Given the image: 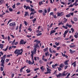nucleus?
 Masks as SVG:
<instances>
[{"label": "nucleus", "instance_id": "f257e3e1", "mask_svg": "<svg viewBox=\"0 0 78 78\" xmlns=\"http://www.w3.org/2000/svg\"><path fill=\"white\" fill-rule=\"evenodd\" d=\"M6 55H5L3 56L1 58V66H2L3 68H5V65H4V64H5V59H6Z\"/></svg>", "mask_w": 78, "mask_h": 78}, {"label": "nucleus", "instance_id": "f03ea898", "mask_svg": "<svg viewBox=\"0 0 78 78\" xmlns=\"http://www.w3.org/2000/svg\"><path fill=\"white\" fill-rule=\"evenodd\" d=\"M33 54L32 55H31V59L32 61V62L30 60H29L28 61V63L29 64H30V65H31V64H32V65H33V64L34 63V59H33Z\"/></svg>", "mask_w": 78, "mask_h": 78}, {"label": "nucleus", "instance_id": "7ed1b4c3", "mask_svg": "<svg viewBox=\"0 0 78 78\" xmlns=\"http://www.w3.org/2000/svg\"><path fill=\"white\" fill-rule=\"evenodd\" d=\"M68 27V28H71L72 27V25H69V24L67 23L66 24V27H65V26L64 25L62 26V28L66 29V30H67V29L68 28V27Z\"/></svg>", "mask_w": 78, "mask_h": 78}, {"label": "nucleus", "instance_id": "20e7f679", "mask_svg": "<svg viewBox=\"0 0 78 78\" xmlns=\"http://www.w3.org/2000/svg\"><path fill=\"white\" fill-rule=\"evenodd\" d=\"M21 51H22L21 49L20 50L16 49L14 52V53L16 55H17V54H20L21 53Z\"/></svg>", "mask_w": 78, "mask_h": 78}, {"label": "nucleus", "instance_id": "39448f33", "mask_svg": "<svg viewBox=\"0 0 78 78\" xmlns=\"http://www.w3.org/2000/svg\"><path fill=\"white\" fill-rule=\"evenodd\" d=\"M36 51H37V50H36V48H34V49L33 51H31V55L33 54V55H34H34H36Z\"/></svg>", "mask_w": 78, "mask_h": 78}, {"label": "nucleus", "instance_id": "423d86ee", "mask_svg": "<svg viewBox=\"0 0 78 78\" xmlns=\"http://www.w3.org/2000/svg\"><path fill=\"white\" fill-rule=\"evenodd\" d=\"M68 20V19H66V18H64L62 22H63V23H66V22H67Z\"/></svg>", "mask_w": 78, "mask_h": 78}, {"label": "nucleus", "instance_id": "0eeeda50", "mask_svg": "<svg viewBox=\"0 0 78 78\" xmlns=\"http://www.w3.org/2000/svg\"><path fill=\"white\" fill-rule=\"evenodd\" d=\"M61 54L62 55V56H63V57H65L66 58V59H67L68 58V56L67 55H66V54H63L62 52H61Z\"/></svg>", "mask_w": 78, "mask_h": 78}, {"label": "nucleus", "instance_id": "6e6552de", "mask_svg": "<svg viewBox=\"0 0 78 78\" xmlns=\"http://www.w3.org/2000/svg\"><path fill=\"white\" fill-rule=\"evenodd\" d=\"M16 25V23H10L9 24V25L10 27L11 26H12V27H14Z\"/></svg>", "mask_w": 78, "mask_h": 78}, {"label": "nucleus", "instance_id": "1a4fd4ad", "mask_svg": "<svg viewBox=\"0 0 78 78\" xmlns=\"http://www.w3.org/2000/svg\"><path fill=\"white\" fill-rule=\"evenodd\" d=\"M25 16H24V17H25V16H30V15H29V13H28V12H25Z\"/></svg>", "mask_w": 78, "mask_h": 78}, {"label": "nucleus", "instance_id": "9d476101", "mask_svg": "<svg viewBox=\"0 0 78 78\" xmlns=\"http://www.w3.org/2000/svg\"><path fill=\"white\" fill-rule=\"evenodd\" d=\"M69 61V60H66L64 63L65 65H69V63H68Z\"/></svg>", "mask_w": 78, "mask_h": 78}, {"label": "nucleus", "instance_id": "9b49d317", "mask_svg": "<svg viewBox=\"0 0 78 78\" xmlns=\"http://www.w3.org/2000/svg\"><path fill=\"white\" fill-rule=\"evenodd\" d=\"M76 61H75L71 65L73 66V67H76Z\"/></svg>", "mask_w": 78, "mask_h": 78}, {"label": "nucleus", "instance_id": "f8f14e48", "mask_svg": "<svg viewBox=\"0 0 78 78\" xmlns=\"http://www.w3.org/2000/svg\"><path fill=\"white\" fill-rule=\"evenodd\" d=\"M69 47L70 48H74V47H76V45L73 44V45H72V44L69 45Z\"/></svg>", "mask_w": 78, "mask_h": 78}, {"label": "nucleus", "instance_id": "ddd939ff", "mask_svg": "<svg viewBox=\"0 0 78 78\" xmlns=\"http://www.w3.org/2000/svg\"><path fill=\"white\" fill-rule=\"evenodd\" d=\"M26 66H25L24 67H22V68H21V69L20 70V71L21 72V73H22V70H23V69L24 68H25L26 67Z\"/></svg>", "mask_w": 78, "mask_h": 78}, {"label": "nucleus", "instance_id": "4468645a", "mask_svg": "<svg viewBox=\"0 0 78 78\" xmlns=\"http://www.w3.org/2000/svg\"><path fill=\"white\" fill-rule=\"evenodd\" d=\"M34 48H40L39 45H38V43H37L35 45Z\"/></svg>", "mask_w": 78, "mask_h": 78}, {"label": "nucleus", "instance_id": "2eb2a0df", "mask_svg": "<svg viewBox=\"0 0 78 78\" xmlns=\"http://www.w3.org/2000/svg\"><path fill=\"white\" fill-rule=\"evenodd\" d=\"M69 51L70 53H71V54H72L73 53H75V51H73L72 49H69Z\"/></svg>", "mask_w": 78, "mask_h": 78}, {"label": "nucleus", "instance_id": "dca6fc26", "mask_svg": "<svg viewBox=\"0 0 78 78\" xmlns=\"http://www.w3.org/2000/svg\"><path fill=\"white\" fill-rule=\"evenodd\" d=\"M34 42H36V43H38V44H40L41 41H38L36 39Z\"/></svg>", "mask_w": 78, "mask_h": 78}, {"label": "nucleus", "instance_id": "f3484780", "mask_svg": "<svg viewBox=\"0 0 78 78\" xmlns=\"http://www.w3.org/2000/svg\"><path fill=\"white\" fill-rule=\"evenodd\" d=\"M24 41V40H21L20 41V45H21V44L22 45H23V41Z\"/></svg>", "mask_w": 78, "mask_h": 78}, {"label": "nucleus", "instance_id": "a211bd4d", "mask_svg": "<svg viewBox=\"0 0 78 78\" xmlns=\"http://www.w3.org/2000/svg\"><path fill=\"white\" fill-rule=\"evenodd\" d=\"M21 50H22V51H21V52L20 54H17L16 55L17 56H19V55H22V52H23V49H21Z\"/></svg>", "mask_w": 78, "mask_h": 78}, {"label": "nucleus", "instance_id": "6ab92c4d", "mask_svg": "<svg viewBox=\"0 0 78 78\" xmlns=\"http://www.w3.org/2000/svg\"><path fill=\"white\" fill-rule=\"evenodd\" d=\"M34 13H36V11H34V12H32L30 13V16H31V15H34Z\"/></svg>", "mask_w": 78, "mask_h": 78}, {"label": "nucleus", "instance_id": "aec40b11", "mask_svg": "<svg viewBox=\"0 0 78 78\" xmlns=\"http://www.w3.org/2000/svg\"><path fill=\"white\" fill-rule=\"evenodd\" d=\"M56 33V31H55V30H51L50 32V35H51V34H53V33Z\"/></svg>", "mask_w": 78, "mask_h": 78}, {"label": "nucleus", "instance_id": "412c9836", "mask_svg": "<svg viewBox=\"0 0 78 78\" xmlns=\"http://www.w3.org/2000/svg\"><path fill=\"white\" fill-rule=\"evenodd\" d=\"M56 76L57 78H58V77H59V78H60V76H62V75H61V73H59L58 75H56Z\"/></svg>", "mask_w": 78, "mask_h": 78}, {"label": "nucleus", "instance_id": "4be33fe9", "mask_svg": "<svg viewBox=\"0 0 78 78\" xmlns=\"http://www.w3.org/2000/svg\"><path fill=\"white\" fill-rule=\"evenodd\" d=\"M57 66H58V64L57 63H56L55 64V65H53L52 66V68H53V69H54V68H55V67H56Z\"/></svg>", "mask_w": 78, "mask_h": 78}, {"label": "nucleus", "instance_id": "5701e85b", "mask_svg": "<svg viewBox=\"0 0 78 78\" xmlns=\"http://www.w3.org/2000/svg\"><path fill=\"white\" fill-rule=\"evenodd\" d=\"M69 29H67V30L65 31L64 34H67V33L69 32Z\"/></svg>", "mask_w": 78, "mask_h": 78}, {"label": "nucleus", "instance_id": "b1692460", "mask_svg": "<svg viewBox=\"0 0 78 78\" xmlns=\"http://www.w3.org/2000/svg\"><path fill=\"white\" fill-rule=\"evenodd\" d=\"M48 49V48L47 47L46 48H44L43 49L44 52H45L46 51H47Z\"/></svg>", "mask_w": 78, "mask_h": 78}, {"label": "nucleus", "instance_id": "393cba45", "mask_svg": "<svg viewBox=\"0 0 78 78\" xmlns=\"http://www.w3.org/2000/svg\"><path fill=\"white\" fill-rule=\"evenodd\" d=\"M31 9V8L30 7H29V6H27L26 8V10H27V9Z\"/></svg>", "mask_w": 78, "mask_h": 78}, {"label": "nucleus", "instance_id": "a878e982", "mask_svg": "<svg viewBox=\"0 0 78 78\" xmlns=\"http://www.w3.org/2000/svg\"><path fill=\"white\" fill-rule=\"evenodd\" d=\"M8 46L6 47V48L5 49H2L3 51H7L8 49Z\"/></svg>", "mask_w": 78, "mask_h": 78}, {"label": "nucleus", "instance_id": "bb28decb", "mask_svg": "<svg viewBox=\"0 0 78 78\" xmlns=\"http://www.w3.org/2000/svg\"><path fill=\"white\" fill-rule=\"evenodd\" d=\"M3 44H0V48H1V49H2L3 48Z\"/></svg>", "mask_w": 78, "mask_h": 78}, {"label": "nucleus", "instance_id": "cd10ccee", "mask_svg": "<svg viewBox=\"0 0 78 78\" xmlns=\"http://www.w3.org/2000/svg\"><path fill=\"white\" fill-rule=\"evenodd\" d=\"M60 17H61V16H63V15H64V13H63V12H61L60 13Z\"/></svg>", "mask_w": 78, "mask_h": 78}, {"label": "nucleus", "instance_id": "c85d7f7f", "mask_svg": "<svg viewBox=\"0 0 78 78\" xmlns=\"http://www.w3.org/2000/svg\"><path fill=\"white\" fill-rule=\"evenodd\" d=\"M71 16V15L70 14H67L66 16V17H70Z\"/></svg>", "mask_w": 78, "mask_h": 78}, {"label": "nucleus", "instance_id": "c756f323", "mask_svg": "<svg viewBox=\"0 0 78 78\" xmlns=\"http://www.w3.org/2000/svg\"><path fill=\"white\" fill-rule=\"evenodd\" d=\"M40 69L42 70H45V68H44V66H43L40 67Z\"/></svg>", "mask_w": 78, "mask_h": 78}, {"label": "nucleus", "instance_id": "7c9ffc66", "mask_svg": "<svg viewBox=\"0 0 78 78\" xmlns=\"http://www.w3.org/2000/svg\"><path fill=\"white\" fill-rule=\"evenodd\" d=\"M64 23H62V21H61L60 23H58V25H64Z\"/></svg>", "mask_w": 78, "mask_h": 78}, {"label": "nucleus", "instance_id": "2f4dec72", "mask_svg": "<svg viewBox=\"0 0 78 78\" xmlns=\"http://www.w3.org/2000/svg\"><path fill=\"white\" fill-rule=\"evenodd\" d=\"M78 32L77 33V34H76L74 35V37H75V38H77V37H78Z\"/></svg>", "mask_w": 78, "mask_h": 78}, {"label": "nucleus", "instance_id": "473e14b6", "mask_svg": "<svg viewBox=\"0 0 78 78\" xmlns=\"http://www.w3.org/2000/svg\"><path fill=\"white\" fill-rule=\"evenodd\" d=\"M26 71H27V73H30V72H31V70H30V69H27V70H26Z\"/></svg>", "mask_w": 78, "mask_h": 78}, {"label": "nucleus", "instance_id": "72a5a7b5", "mask_svg": "<svg viewBox=\"0 0 78 78\" xmlns=\"http://www.w3.org/2000/svg\"><path fill=\"white\" fill-rule=\"evenodd\" d=\"M44 74H48V73H51V72L50 71H47L46 72L44 73Z\"/></svg>", "mask_w": 78, "mask_h": 78}, {"label": "nucleus", "instance_id": "f704fd0d", "mask_svg": "<svg viewBox=\"0 0 78 78\" xmlns=\"http://www.w3.org/2000/svg\"><path fill=\"white\" fill-rule=\"evenodd\" d=\"M7 38L8 41H10V39H11V38H10V37H9V36H8Z\"/></svg>", "mask_w": 78, "mask_h": 78}, {"label": "nucleus", "instance_id": "c9c22d12", "mask_svg": "<svg viewBox=\"0 0 78 78\" xmlns=\"http://www.w3.org/2000/svg\"><path fill=\"white\" fill-rule=\"evenodd\" d=\"M60 67L61 68H62V67H64V64H61Z\"/></svg>", "mask_w": 78, "mask_h": 78}, {"label": "nucleus", "instance_id": "e433bc0d", "mask_svg": "<svg viewBox=\"0 0 78 78\" xmlns=\"http://www.w3.org/2000/svg\"><path fill=\"white\" fill-rule=\"evenodd\" d=\"M35 11V10L33 9H32V8H31V10L30 11L31 12H33V11Z\"/></svg>", "mask_w": 78, "mask_h": 78}, {"label": "nucleus", "instance_id": "4c0bfd02", "mask_svg": "<svg viewBox=\"0 0 78 78\" xmlns=\"http://www.w3.org/2000/svg\"><path fill=\"white\" fill-rule=\"evenodd\" d=\"M9 11L12 12L13 11L12 9L10 7L9 9Z\"/></svg>", "mask_w": 78, "mask_h": 78}, {"label": "nucleus", "instance_id": "58836bf2", "mask_svg": "<svg viewBox=\"0 0 78 78\" xmlns=\"http://www.w3.org/2000/svg\"><path fill=\"white\" fill-rule=\"evenodd\" d=\"M55 44L56 45V46H58V45H59V43L58 42L57 43V42H56L55 43Z\"/></svg>", "mask_w": 78, "mask_h": 78}, {"label": "nucleus", "instance_id": "ea45409f", "mask_svg": "<svg viewBox=\"0 0 78 78\" xmlns=\"http://www.w3.org/2000/svg\"><path fill=\"white\" fill-rule=\"evenodd\" d=\"M57 15L58 17H59V16H60V13H59V12H57Z\"/></svg>", "mask_w": 78, "mask_h": 78}, {"label": "nucleus", "instance_id": "a19ab883", "mask_svg": "<svg viewBox=\"0 0 78 78\" xmlns=\"http://www.w3.org/2000/svg\"><path fill=\"white\" fill-rule=\"evenodd\" d=\"M24 23L25 25L26 26H27V21H24Z\"/></svg>", "mask_w": 78, "mask_h": 78}, {"label": "nucleus", "instance_id": "79ce46f5", "mask_svg": "<svg viewBox=\"0 0 78 78\" xmlns=\"http://www.w3.org/2000/svg\"><path fill=\"white\" fill-rule=\"evenodd\" d=\"M71 31H72V33H73V32H74V29H73V28H71Z\"/></svg>", "mask_w": 78, "mask_h": 78}, {"label": "nucleus", "instance_id": "37998d69", "mask_svg": "<svg viewBox=\"0 0 78 78\" xmlns=\"http://www.w3.org/2000/svg\"><path fill=\"white\" fill-rule=\"evenodd\" d=\"M75 22H76V21H77V18H73Z\"/></svg>", "mask_w": 78, "mask_h": 78}, {"label": "nucleus", "instance_id": "c03bdc74", "mask_svg": "<svg viewBox=\"0 0 78 78\" xmlns=\"http://www.w3.org/2000/svg\"><path fill=\"white\" fill-rule=\"evenodd\" d=\"M49 50L50 52L51 53H52V50H51V48H49Z\"/></svg>", "mask_w": 78, "mask_h": 78}, {"label": "nucleus", "instance_id": "a18cd8bd", "mask_svg": "<svg viewBox=\"0 0 78 78\" xmlns=\"http://www.w3.org/2000/svg\"><path fill=\"white\" fill-rule=\"evenodd\" d=\"M1 72L3 71V68L2 67H1Z\"/></svg>", "mask_w": 78, "mask_h": 78}, {"label": "nucleus", "instance_id": "49530a36", "mask_svg": "<svg viewBox=\"0 0 78 78\" xmlns=\"http://www.w3.org/2000/svg\"><path fill=\"white\" fill-rule=\"evenodd\" d=\"M54 13V12H51L50 13L49 15L50 16H52V15H53V14Z\"/></svg>", "mask_w": 78, "mask_h": 78}, {"label": "nucleus", "instance_id": "de8ad7c7", "mask_svg": "<svg viewBox=\"0 0 78 78\" xmlns=\"http://www.w3.org/2000/svg\"><path fill=\"white\" fill-rule=\"evenodd\" d=\"M50 7H48V12H50Z\"/></svg>", "mask_w": 78, "mask_h": 78}, {"label": "nucleus", "instance_id": "09e8293b", "mask_svg": "<svg viewBox=\"0 0 78 78\" xmlns=\"http://www.w3.org/2000/svg\"><path fill=\"white\" fill-rule=\"evenodd\" d=\"M39 12H40V13H41L43 12V11L42 10H40L38 11Z\"/></svg>", "mask_w": 78, "mask_h": 78}, {"label": "nucleus", "instance_id": "8fccbe9b", "mask_svg": "<svg viewBox=\"0 0 78 78\" xmlns=\"http://www.w3.org/2000/svg\"><path fill=\"white\" fill-rule=\"evenodd\" d=\"M16 41V40H14L12 42V45H14V44L15 43V41Z\"/></svg>", "mask_w": 78, "mask_h": 78}, {"label": "nucleus", "instance_id": "3c124183", "mask_svg": "<svg viewBox=\"0 0 78 78\" xmlns=\"http://www.w3.org/2000/svg\"><path fill=\"white\" fill-rule=\"evenodd\" d=\"M56 40H59L61 39V37H58L57 38H56Z\"/></svg>", "mask_w": 78, "mask_h": 78}, {"label": "nucleus", "instance_id": "603ef678", "mask_svg": "<svg viewBox=\"0 0 78 78\" xmlns=\"http://www.w3.org/2000/svg\"><path fill=\"white\" fill-rule=\"evenodd\" d=\"M14 74L13 73L11 74V78H14Z\"/></svg>", "mask_w": 78, "mask_h": 78}, {"label": "nucleus", "instance_id": "864d4df0", "mask_svg": "<svg viewBox=\"0 0 78 78\" xmlns=\"http://www.w3.org/2000/svg\"><path fill=\"white\" fill-rule=\"evenodd\" d=\"M65 73H66V71H64L63 73H62V75H63V76H65Z\"/></svg>", "mask_w": 78, "mask_h": 78}, {"label": "nucleus", "instance_id": "5fc2aeb1", "mask_svg": "<svg viewBox=\"0 0 78 78\" xmlns=\"http://www.w3.org/2000/svg\"><path fill=\"white\" fill-rule=\"evenodd\" d=\"M71 22L72 23H73V24H74L75 23V22L73 21L72 20H71Z\"/></svg>", "mask_w": 78, "mask_h": 78}, {"label": "nucleus", "instance_id": "6e6d98bb", "mask_svg": "<svg viewBox=\"0 0 78 78\" xmlns=\"http://www.w3.org/2000/svg\"><path fill=\"white\" fill-rule=\"evenodd\" d=\"M9 61V59H6L5 60V62H8Z\"/></svg>", "mask_w": 78, "mask_h": 78}, {"label": "nucleus", "instance_id": "4d7b16f0", "mask_svg": "<svg viewBox=\"0 0 78 78\" xmlns=\"http://www.w3.org/2000/svg\"><path fill=\"white\" fill-rule=\"evenodd\" d=\"M53 23H51L49 26V28H51V27H52V26H53Z\"/></svg>", "mask_w": 78, "mask_h": 78}, {"label": "nucleus", "instance_id": "13d9d810", "mask_svg": "<svg viewBox=\"0 0 78 78\" xmlns=\"http://www.w3.org/2000/svg\"><path fill=\"white\" fill-rule=\"evenodd\" d=\"M58 71H61V70H62V69H61V68L59 67H58Z\"/></svg>", "mask_w": 78, "mask_h": 78}, {"label": "nucleus", "instance_id": "bf43d9fd", "mask_svg": "<svg viewBox=\"0 0 78 78\" xmlns=\"http://www.w3.org/2000/svg\"><path fill=\"white\" fill-rule=\"evenodd\" d=\"M27 29L28 30H29L30 32L32 31V29H31V28H28Z\"/></svg>", "mask_w": 78, "mask_h": 78}, {"label": "nucleus", "instance_id": "052dcab7", "mask_svg": "<svg viewBox=\"0 0 78 78\" xmlns=\"http://www.w3.org/2000/svg\"><path fill=\"white\" fill-rule=\"evenodd\" d=\"M39 68L35 69H34V71H37V70H39Z\"/></svg>", "mask_w": 78, "mask_h": 78}, {"label": "nucleus", "instance_id": "680f3d73", "mask_svg": "<svg viewBox=\"0 0 78 78\" xmlns=\"http://www.w3.org/2000/svg\"><path fill=\"white\" fill-rule=\"evenodd\" d=\"M12 8H13V9H14V8H16V5H15V4L14 5H12Z\"/></svg>", "mask_w": 78, "mask_h": 78}, {"label": "nucleus", "instance_id": "e2e57ef3", "mask_svg": "<svg viewBox=\"0 0 78 78\" xmlns=\"http://www.w3.org/2000/svg\"><path fill=\"white\" fill-rule=\"evenodd\" d=\"M30 16V19H33V16H34L33 15V16Z\"/></svg>", "mask_w": 78, "mask_h": 78}, {"label": "nucleus", "instance_id": "0e129e2a", "mask_svg": "<svg viewBox=\"0 0 78 78\" xmlns=\"http://www.w3.org/2000/svg\"><path fill=\"white\" fill-rule=\"evenodd\" d=\"M4 2V0H1L0 1V3H3V2Z\"/></svg>", "mask_w": 78, "mask_h": 78}, {"label": "nucleus", "instance_id": "69168bd1", "mask_svg": "<svg viewBox=\"0 0 78 78\" xmlns=\"http://www.w3.org/2000/svg\"><path fill=\"white\" fill-rule=\"evenodd\" d=\"M68 67V66H65V67H64V69H67V68Z\"/></svg>", "mask_w": 78, "mask_h": 78}, {"label": "nucleus", "instance_id": "338daca9", "mask_svg": "<svg viewBox=\"0 0 78 78\" xmlns=\"http://www.w3.org/2000/svg\"><path fill=\"white\" fill-rule=\"evenodd\" d=\"M27 37H31L32 36L31 35H27Z\"/></svg>", "mask_w": 78, "mask_h": 78}, {"label": "nucleus", "instance_id": "774afa93", "mask_svg": "<svg viewBox=\"0 0 78 78\" xmlns=\"http://www.w3.org/2000/svg\"><path fill=\"white\" fill-rule=\"evenodd\" d=\"M48 52H45V55L46 56H47L48 55Z\"/></svg>", "mask_w": 78, "mask_h": 78}]
</instances>
